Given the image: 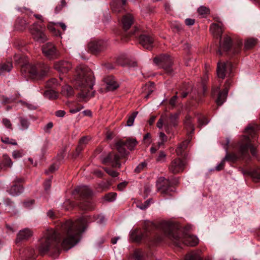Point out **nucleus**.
Here are the masks:
<instances>
[{"mask_svg":"<svg viewBox=\"0 0 260 260\" xmlns=\"http://www.w3.org/2000/svg\"><path fill=\"white\" fill-rule=\"evenodd\" d=\"M155 86L153 83L146 84L143 87L144 92H146L145 99H147L149 95L154 91Z\"/></svg>","mask_w":260,"mask_h":260,"instance_id":"29","label":"nucleus"},{"mask_svg":"<svg viewBox=\"0 0 260 260\" xmlns=\"http://www.w3.org/2000/svg\"><path fill=\"white\" fill-rule=\"evenodd\" d=\"M45 96L50 100L55 99L57 98L58 94L54 90H48L44 92Z\"/></svg>","mask_w":260,"mask_h":260,"instance_id":"35","label":"nucleus"},{"mask_svg":"<svg viewBox=\"0 0 260 260\" xmlns=\"http://www.w3.org/2000/svg\"><path fill=\"white\" fill-rule=\"evenodd\" d=\"M19 120L20 122L21 129L25 130L28 128L29 125V122H28L27 119L23 117H20L19 118Z\"/></svg>","mask_w":260,"mask_h":260,"instance_id":"39","label":"nucleus"},{"mask_svg":"<svg viewBox=\"0 0 260 260\" xmlns=\"http://www.w3.org/2000/svg\"><path fill=\"white\" fill-rule=\"evenodd\" d=\"M32 235V231L28 228L20 230L17 234L16 242V243H18L21 241L27 240Z\"/></svg>","mask_w":260,"mask_h":260,"instance_id":"20","label":"nucleus"},{"mask_svg":"<svg viewBox=\"0 0 260 260\" xmlns=\"http://www.w3.org/2000/svg\"><path fill=\"white\" fill-rule=\"evenodd\" d=\"M115 146L119 154H117L114 153H110L103 160V162L104 163L110 162L112 164L113 167L120 168L121 164L119 162V160L125 157V156L127 155V152L124 148V146H125V145H124V141H118L115 143Z\"/></svg>","mask_w":260,"mask_h":260,"instance_id":"5","label":"nucleus"},{"mask_svg":"<svg viewBox=\"0 0 260 260\" xmlns=\"http://www.w3.org/2000/svg\"><path fill=\"white\" fill-rule=\"evenodd\" d=\"M13 162L11 157L7 154H4L2 157L1 161V169L6 170L12 167Z\"/></svg>","mask_w":260,"mask_h":260,"instance_id":"22","label":"nucleus"},{"mask_svg":"<svg viewBox=\"0 0 260 260\" xmlns=\"http://www.w3.org/2000/svg\"><path fill=\"white\" fill-rule=\"evenodd\" d=\"M186 162L184 160L180 158L173 159L168 166V170L170 173L173 174H177L182 173L185 167Z\"/></svg>","mask_w":260,"mask_h":260,"instance_id":"9","label":"nucleus"},{"mask_svg":"<svg viewBox=\"0 0 260 260\" xmlns=\"http://www.w3.org/2000/svg\"><path fill=\"white\" fill-rule=\"evenodd\" d=\"M159 141L158 142V147L164 145L165 143L167 141V137L162 132H160L159 135Z\"/></svg>","mask_w":260,"mask_h":260,"instance_id":"40","label":"nucleus"},{"mask_svg":"<svg viewBox=\"0 0 260 260\" xmlns=\"http://www.w3.org/2000/svg\"><path fill=\"white\" fill-rule=\"evenodd\" d=\"M88 48L91 52L96 53L103 50L105 48V46L102 41H93L88 43Z\"/></svg>","mask_w":260,"mask_h":260,"instance_id":"18","label":"nucleus"},{"mask_svg":"<svg viewBox=\"0 0 260 260\" xmlns=\"http://www.w3.org/2000/svg\"><path fill=\"white\" fill-rule=\"evenodd\" d=\"M2 141L5 144H10L13 145H17V143L16 142L15 140L13 139H10L9 138L5 137V138H2L1 139Z\"/></svg>","mask_w":260,"mask_h":260,"instance_id":"47","label":"nucleus"},{"mask_svg":"<svg viewBox=\"0 0 260 260\" xmlns=\"http://www.w3.org/2000/svg\"><path fill=\"white\" fill-rule=\"evenodd\" d=\"M29 30L34 39L36 41L43 42L46 40V37L41 26L37 23H34L30 27Z\"/></svg>","mask_w":260,"mask_h":260,"instance_id":"13","label":"nucleus"},{"mask_svg":"<svg viewBox=\"0 0 260 260\" xmlns=\"http://www.w3.org/2000/svg\"><path fill=\"white\" fill-rule=\"evenodd\" d=\"M66 1L65 0H61L60 2V4L57 5L55 9V11L56 13H58L61 11L62 8L66 6Z\"/></svg>","mask_w":260,"mask_h":260,"instance_id":"50","label":"nucleus"},{"mask_svg":"<svg viewBox=\"0 0 260 260\" xmlns=\"http://www.w3.org/2000/svg\"><path fill=\"white\" fill-rule=\"evenodd\" d=\"M106 89L107 91H113L117 89L119 85L112 76H107L104 78Z\"/></svg>","mask_w":260,"mask_h":260,"instance_id":"19","label":"nucleus"},{"mask_svg":"<svg viewBox=\"0 0 260 260\" xmlns=\"http://www.w3.org/2000/svg\"><path fill=\"white\" fill-rule=\"evenodd\" d=\"M198 12L200 15L204 17L210 13V10L206 7L201 6L198 8Z\"/></svg>","mask_w":260,"mask_h":260,"instance_id":"38","label":"nucleus"},{"mask_svg":"<svg viewBox=\"0 0 260 260\" xmlns=\"http://www.w3.org/2000/svg\"><path fill=\"white\" fill-rule=\"evenodd\" d=\"M149 204L150 201L147 200L145 201L144 204L140 205H138L137 207L142 210H144L149 206Z\"/></svg>","mask_w":260,"mask_h":260,"instance_id":"54","label":"nucleus"},{"mask_svg":"<svg viewBox=\"0 0 260 260\" xmlns=\"http://www.w3.org/2000/svg\"><path fill=\"white\" fill-rule=\"evenodd\" d=\"M106 173L112 177H115L118 175V173L110 169H105Z\"/></svg>","mask_w":260,"mask_h":260,"instance_id":"49","label":"nucleus"},{"mask_svg":"<svg viewBox=\"0 0 260 260\" xmlns=\"http://www.w3.org/2000/svg\"><path fill=\"white\" fill-rule=\"evenodd\" d=\"M51 186V181L50 180L46 181L44 183V188L46 190L49 189Z\"/></svg>","mask_w":260,"mask_h":260,"instance_id":"63","label":"nucleus"},{"mask_svg":"<svg viewBox=\"0 0 260 260\" xmlns=\"http://www.w3.org/2000/svg\"><path fill=\"white\" fill-rule=\"evenodd\" d=\"M225 150L226 151V154L224 158H223L225 160H229V161H234L237 159V156L236 155L233 154H231L228 153V148H225Z\"/></svg>","mask_w":260,"mask_h":260,"instance_id":"43","label":"nucleus"},{"mask_svg":"<svg viewBox=\"0 0 260 260\" xmlns=\"http://www.w3.org/2000/svg\"><path fill=\"white\" fill-rule=\"evenodd\" d=\"M134 21V18L132 14L127 13L124 15L121 19V24L123 28L125 30H127L131 27Z\"/></svg>","mask_w":260,"mask_h":260,"instance_id":"21","label":"nucleus"},{"mask_svg":"<svg viewBox=\"0 0 260 260\" xmlns=\"http://www.w3.org/2000/svg\"><path fill=\"white\" fill-rule=\"evenodd\" d=\"M200 253L199 251H191L186 255L184 260H201Z\"/></svg>","mask_w":260,"mask_h":260,"instance_id":"30","label":"nucleus"},{"mask_svg":"<svg viewBox=\"0 0 260 260\" xmlns=\"http://www.w3.org/2000/svg\"><path fill=\"white\" fill-rule=\"evenodd\" d=\"M14 61L21 64V72L32 78L39 79L45 76L49 70L48 65L39 63L37 64L26 63L25 57L21 54H16L14 57Z\"/></svg>","mask_w":260,"mask_h":260,"instance_id":"4","label":"nucleus"},{"mask_svg":"<svg viewBox=\"0 0 260 260\" xmlns=\"http://www.w3.org/2000/svg\"><path fill=\"white\" fill-rule=\"evenodd\" d=\"M42 50L44 56L50 60L57 59L60 56L59 51L52 43H48L44 44L42 47Z\"/></svg>","mask_w":260,"mask_h":260,"instance_id":"7","label":"nucleus"},{"mask_svg":"<svg viewBox=\"0 0 260 260\" xmlns=\"http://www.w3.org/2000/svg\"><path fill=\"white\" fill-rule=\"evenodd\" d=\"M185 128L188 133L191 134L194 130V125L192 123V117L189 115H186L183 121Z\"/></svg>","mask_w":260,"mask_h":260,"instance_id":"25","label":"nucleus"},{"mask_svg":"<svg viewBox=\"0 0 260 260\" xmlns=\"http://www.w3.org/2000/svg\"><path fill=\"white\" fill-rule=\"evenodd\" d=\"M86 220L85 218H80L75 221L68 220L62 223L60 228L59 233L52 229L45 231L44 237L41 240L39 250L44 254L49 250L54 249L58 252V244L62 239L61 246L64 250L73 247L80 240V235L85 229Z\"/></svg>","mask_w":260,"mask_h":260,"instance_id":"1","label":"nucleus"},{"mask_svg":"<svg viewBox=\"0 0 260 260\" xmlns=\"http://www.w3.org/2000/svg\"><path fill=\"white\" fill-rule=\"evenodd\" d=\"M170 181L164 177H160L158 178L156 181V186L158 191H160L162 193H167L169 186Z\"/></svg>","mask_w":260,"mask_h":260,"instance_id":"14","label":"nucleus"},{"mask_svg":"<svg viewBox=\"0 0 260 260\" xmlns=\"http://www.w3.org/2000/svg\"><path fill=\"white\" fill-rule=\"evenodd\" d=\"M144 254L141 250H136L134 253V257L136 260H144Z\"/></svg>","mask_w":260,"mask_h":260,"instance_id":"46","label":"nucleus"},{"mask_svg":"<svg viewBox=\"0 0 260 260\" xmlns=\"http://www.w3.org/2000/svg\"><path fill=\"white\" fill-rule=\"evenodd\" d=\"M55 23H54V24H52V23L49 24L48 25V26H47V28L54 35L57 36V35H58L59 31L56 29V28L55 27V26H54V25H55Z\"/></svg>","mask_w":260,"mask_h":260,"instance_id":"48","label":"nucleus"},{"mask_svg":"<svg viewBox=\"0 0 260 260\" xmlns=\"http://www.w3.org/2000/svg\"><path fill=\"white\" fill-rule=\"evenodd\" d=\"M140 43L147 49H151L153 47L154 38L149 35H141L139 38Z\"/></svg>","mask_w":260,"mask_h":260,"instance_id":"16","label":"nucleus"},{"mask_svg":"<svg viewBox=\"0 0 260 260\" xmlns=\"http://www.w3.org/2000/svg\"><path fill=\"white\" fill-rule=\"evenodd\" d=\"M4 124L7 128H11L12 124L10 121L7 119H4L3 120Z\"/></svg>","mask_w":260,"mask_h":260,"instance_id":"60","label":"nucleus"},{"mask_svg":"<svg viewBox=\"0 0 260 260\" xmlns=\"http://www.w3.org/2000/svg\"><path fill=\"white\" fill-rule=\"evenodd\" d=\"M154 62L160 66L168 73H171L172 71L171 67L172 65V59L168 55H160L154 58Z\"/></svg>","mask_w":260,"mask_h":260,"instance_id":"8","label":"nucleus"},{"mask_svg":"<svg viewBox=\"0 0 260 260\" xmlns=\"http://www.w3.org/2000/svg\"><path fill=\"white\" fill-rule=\"evenodd\" d=\"M147 166V164L145 162L140 163L135 169L136 173H139L142 172Z\"/></svg>","mask_w":260,"mask_h":260,"instance_id":"45","label":"nucleus"},{"mask_svg":"<svg viewBox=\"0 0 260 260\" xmlns=\"http://www.w3.org/2000/svg\"><path fill=\"white\" fill-rule=\"evenodd\" d=\"M76 76L74 80V85L80 90L79 98L86 101L93 96L92 87L93 86V73L87 67L79 66L76 69Z\"/></svg>","mask_w":260,"mask_h":260,"instance_id":"2","label":"nucleus"},{"mask_svg":"<svg viewBox=\"0 0 260 260\" xmlns=\"http://www.w3.org/2000/svg\"><path fill=\"white\" fill-rule=\"evenodd\" d=\"M126 184H127L126 182H123L119 183L117 187L119 190H122V189L126 186Z\"/></svg>","mask_w":260,"mask_h":260,"instance_id":"64","label":"nucleus"},{"mask_svg":"<svg viewBox=\"0 0 260 260\" xmlns=\"http://www.w3.org/2000/svg\"><path fill=\"white\" fill-rule=\"evenodd\" d=\"M177 98V95L173 96L169 101L170 105L174 107L175 105Z\"/></svg>","mask_w":260,"mask_h":260,"instance_id":"62","label":"nucleus"},{"mask_svg":"<svg viewBox=\"0 0 260 260\" xmlns=\"http://www.w3.org/2000/svg\"><path fill=\"white\" fill-rule=\"evenodd\" d=\"M246 133L252 136L255 133L254 128L252 126H248L245 128Z\"/></svg>","mask_w":260,"mask_h":260,"instance_id":"53","label":"nucleus"},{"mask_svg":"<svg viewBox=\"0 0 260 260\" xmlns=\"http://www.w3.org/2000/svg\"><path fill=\"white\" fill-rule=\"evenodd\" d=\"M165 116L164 115H161V117L158 120V122H157V126L159 128H161L162 126L164 125L165 126Z\"/></svg>","mask_w":260,"mask_h":260,"instance_id":"51","label":"nucleus"},{"mask_svg":"<svg viewBox=\"0 0 260 260\" xmlns=\"http://www.w3.org/2000/svg\"><path fill=\"white\" fill-rule=\"evenodd\" d=\"M75 192L85 197H88L91 194V190L87 186H78L75 189Z\"/></svg>","mask_w":260,"mask_h":260,"instance_id":"26","label":"nucleus"},{"mask_svg":"<svg viewBox=\"0 0 260 260\" xmlns=\"http://www.w3.org/2000/svg\"><path fill=\"white\" fill-rule=\"evenodd\" d=\"M12 67V63L10 61L1 64H0V73L5 72H10Z\"/></svg>","mask_w":260,"mask_h":260,"instance_id":"33","label":"nucleus"},{"mask_svg":"<svg viewBox=\"0 0 260 260\" xmlns=\"http://www.w3.org/2000/svg\"><path fill=\"white\" fill-rule=\"evenodd\" d=\"M90 140V138L89 137H83L80 139L79 144L76 148L77 154H76V156L79 155L80 153L83 150L85 146L88 143Z\"/></svg>","mask_w":260,"mask_h":260,"instance_id":"27","label":"nucleus"},{"mask_svg":"<svg viewBox=\"0 0 260 260\" xmlns=\"http://www.w3.org/2000/svg\"><path fill=\"white\" fill-rule=\"evenodd\" d=\"M230 82L229 80H227L225 83V88L222 91H220V87L217 86L212 90V95H214L218 94V98L216 101L218 106H221L226 100L228 93V87L230 86Z\"/></svg>","mask_w":260,"mask_h":260,"instance_id":"11","label":"nucleus"},{"mask_svg":"<svg viewBox=\"0 0 260 260\" xmlns=\"http://www.w3.org/2000/svg\"><path fill=\"white\" fill-rule=\"evenodd\" d=\"M138 113V112H134L128 116L126 122V125L127 126H131L133 125L135 119Z\"/></svg>","mask_w":260,"mask_h":260,"instance_id":"37","label":"nucleus"},{"mask_svg":"<svg viewBox=\"0 0 260 260\" xmlns=\"http://www.w3.org/2000/svg\"><path fill=\"white\" fill-rule=\"evenodd\" d=\"M57 169V167L54 165H51L47 171H45V173L48 174L49 173H52Z\"/></svg>","mask_w":260,"mask_h":260,"instance_id":"56","label":"nucleus"},{"mask_svg":"<svg viewBox=\"0 0 260 260\" xmlns=\"http://www.w3.org/2000/svg\"><path fill=\"white\" fill-rule=\"evenodd\" d=\"M165 116V130L169 134L172 133V128L178 124L179 114L178 113L171 114L169 116L166 114Z\"/></svg>","mask_w":260,"mask_h":260,"instance_id":"10","label":"nucleus"},{"mask_svg":"<svg viewBox=\"0 0 260 260\" xmlns=\"http://www.w3.org/2000/svg\"><path fill=\"white\" fill-rule=\"evenodd\" d=\"M80 207L84 210H91L93 209V206L89 202H85L80 205Z\"/></svg>","mask_w":260,"mask_h":260,"instance_id":"41","label":"nucleus"},{"mask_svg":"<svg viewBox=\"0 0 260 260\" xmlns=\"http://www.w3.org/2000/svg\"><path fill=\"white\" fill-rule=\"evenodd\" d=\"M116 193L114 192H110L107 194L105 196V199L108 202H112L116 199Z\"/></svg>","mask_w":260,"mask_h":260,"instance_id":"44","label":"nucleus"},{"mask_svg":"<svg viewBox=\"0 0 260 260\" xmlns=\"http://www.w3.org/2000/svg\"><path fill=\"white\" fill-rule=\"evenodd\" d=\"M232 64L231 62L220 61L217 64V74L219 78L224 79L228 73L232 72Z\"/></svg>","mask_w":260,"mask_h":260,"instance_id":"12","label":"nucleus"},{"mask_svg":"<svg viewBox=\"0 0 260 260\" xmlns=\"http://www.w3.org/2000/svg\"><path fill=\"white\" fill-rule=\"evenodd\" d=\"M249 149L252 155H256L255 149L251 145L249 138L244 136L239 144V152L242 156L244 157L247 155Z\"/></svg>","mask_w":260,"mask_h":260,"instance_id":"6","label":"nucleus"},{"mask_svg":"<svg viewBox=\"0 0 260 260\" xmlns=\"http://www.w3.org/2000/svg\"><path fill=\"white\" fill-rule=\"evenodd\" d=\"M194 19H190V18H187L185 20V23L186 25L190 26L192 25L194 23Z\"/></svg>","mask_w":260,"mask_h":260,"instance_id":"58","label":"nucleus"},{"mask_svg":"<svg viewBox=\"0 0 260 260\" xmlns=\"http://www.w3.org/2000/svg\"><path fill=\"white\" fill-rule=\"evenodd\" d=\"M256 40L254 39H247L244 44V47L246 49H249L255 45Z\"/></svg>","mask_w":260,"mask_h":260,"instance_id":"36","label":"nucleus"},{"mask_svg":"<svg viewBox=\"0 0 260 260\" xmlns=\"http://www.w3.org/2000/svg\"><path fill=\"white\" fill-rule=\"evenodd\" d=\"M210 31L214 36L221 37L222 32L223 29L221 26L218 24L213 23L210 26Z\"/></svg>","mask_w":260,"mask_h":260,"instance_id":"28","label":"nucleus"},{"mask_svg":"<svg viewBox=\"0 0 260 260\" xmlns=\"http://www.w3.org/2000/svg\"><path fill=\"white\" fill-rule=\"evenodd\" d=\"M23 191V187L21 185L14 184L7 190L12 196H17Z\"/></svg>","mask_w":260,"mask_h":260,"instance_id":"24","label":"nucleus"},{"mask_svg":"<svg viewBox=\"0 0 260 260\" xmlns=\"http://www.w3.org/2000/svg\"><path fill=\"white\" fill-rule=\"evenodd\" d=\"M24 151L23 150H14L12 152V156L15 159H17L22 157L24 155Z\"/></svg>","mask_w":260,"mask_h":260,"instance_id":"42","label":"nucleus"},{"mask_svg":"<svg viewBox=\"0 0 260 260\" xmlns=\"http://www.w3.org/2000/svg\"><path fill=\"white\" fill-rule=\"evenodd\" d=\"M54 66L56 70L62 73H67L72 68L71 62L64 60L55 62Z\"/></svg>","mask_w":260,"mask_h":260,"instance_id":"17","label":"nucleus"},{"mask_svg":"<svg viewBox=\"0 0 260 260\" xmlns=\"http://www.w3.org/2000/svg\"><path fill=\"white\" fill-rule=\"evenodd\" d=\"M160 228L162 230L166 236L173 241L177 246H180L181 242L189 246H196L199 243V240L196 236L188 234L181 235L180 231L170 222H161L160 223Z\"/></svg>","mask_w":260,"mask_h":260,"instance_id":"3","label":"nucleus"},{"mask_svg":"<svg viewBox=\"0 0 260 260\" xmlns=\"http://www.w3.org/2000/svg\"><path fill=\"white\" fill-rule=\"evenodd\" d=\"M66 114V112L64 110H58L55 112V115L58 117H62Z\"/></svg>","mask_w":260,"mask_h":260,"instance_id":"57","label":"nucleus"},{"mask_svg":"<svg viewBox=\"0 0 260 260\" xmlns=\"http://www.w3.org/2000/svg\"><path fill=\"white\" fill-rule=\"evenodd\" d=\"M61 92L64 96L69 97L73 94L74 91L71 86L69 85H66L63 87Z\"/></svg>","mask_w":260,"mask_h":260,"instance_id":"34","label":"nucleus"},{"mask_svg":"<svg viewBox=\"0 0 260 260\" xmlns=\"http://www.w3.org/2000/svg\"><path fill=\"white\" fill-rule=\"evenodd\" d=\"M166 154L164 151H160L159 153V155L157 158V161H161L165 159Z\"/></svg>","mask_w":260,"mask_h":260,"instance_id":"55","label":"nucleus"},{"mask_svg":"<svg viewBox=\"0 0 260 260\" xmlns=\"http://www.w3.org/2000/svg\"><path fill=\"white\" fill-rule=\"evenodd\" d=\"M124 145L128 149L132 150L134 149L138 142L135 139H128L124 141Z\"/></svg>","mask_w":260,"mask_h":260,"instance_id":"32","label":"nucleus"},{"mask_svg":"<svg viewBox=\"0 0 260 260\" xmlns=\"http://www.w3.org/2000/svg\"><path fill=\"white\" fill-rule=\"evenodd\" d=\"M231 39L229 37L226 36L224 37L223 42L220 44V49L218 51V53L219 55H221V49L224 51H228L231 48Z\"/></svg>","mask_w":260,"mask_h":260,"instance_id":"23","label":"nucleus"},{"mask_svg":"<svg viewBox=\"0 0 260 260\" xmlns=\"http://www.w3.org/2000/svg\"><path fill=\"white\" fill-rule=\"evenodd\" d=\"M149 236V233L147 230L144 232H139L138 230L133 231L131 234V238L133 241L139 242L142 240L146 239Z\"/></svg>","mask_w":260,"mask_h":260,"instance_id":"15","label":"nucleus"},{"mask_svg":"<svg viewBox=\"0 0 260 260\" xmlns=\"http://www.w3.org/2000/svg\"><path fill=\"white\" fill-rule=\"evenodd\" d=\"M190 140H187L182 142L181 144L179 145V146L177 147L176 150V152L177 155H182L183 151L186 148Z\"/></svg>","mask_w":260,"mask_h":260,"instance_id":"31","label":"nucleus"},{"mask_svg":"<svg viewBox=\"0 0 260 260\" xmlns=\"http://www.w3.org/2000/svg\"><path fill=\"white\" fill-rule=\"evenodd\" d=\"M83 107L81 106H78L75 108H72L70 109V112L72 113H76L79 111H80Z\"/></svg>","mask_w":260,"mask_h":260,"instance_id":"61","label":"nucleus"},{"mask_svg":"<svg viewBox=\"0 0 260 260\" xmlns=\"http://www.w3.org/2000/svg\"><path fill=\"white\" fill-rule=\"evenodd\" d=\"M225 160L223 159L220 163L216 167V170L220 171L223 169L224 166Z\"/></svg>","mask_w":260,"mask_h":260,"instance_id":"59","label":"nucleus"},{"mask_svg":"<svg viewBox=\"0 0 260 260\" xmlns=\"http://www.w3.org/2000/svg\"><path fill=\"white\" fill-rule=\"evenodd\" d=\"M198 121H199L200 126H202L203 125H205L208 123V121L207 119L205 117H203L202 118H199Z\"/></svg>","mask_w":260,"mask_h":260,"instance_id":"52","label":"nucleus"}]
</instances>
